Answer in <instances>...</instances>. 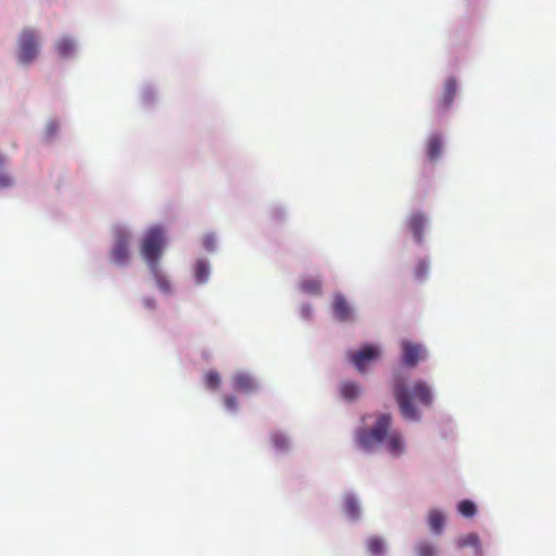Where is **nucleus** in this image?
Returning a JSON list of instances; mask_svg holds the SVG:
<instances>
[{
	"mask_svg": "<svg viewBox=\"0 0 556 556\" xmlns=\"http://www.w3.org/2000/svg\"><path fill=\"white\" fill-rule=\"evenodd\" d=\"M458 511L464 517L470 518L476 514L477 508H476V505L471 501L464 500L458 504Z\"/></svg>",
	"mask_w": 556,
	"mask_h": 556,
	"instance_id": "obj_23",
	"label": "nucleus"
},
{
	"mask_svg": "<svg viewBox=\"0 0 556 556\" xmlns=\"http://www.w3.org/2000/svg\"><path fill=\"white\" fill-rule=\"evenodd\" d=\"M129 236L125 230L117 229L114 233V242L110 253L111 261L119 266L127 264L129 258Z\"/></svg>",
	"mask_w": 556,
	"mask_h": 556,
	"instance_id": "obj_5",
	"label": "nucleus"
},
{
	"mask_svg": "<svg viewBox=\"0 0 556 556\" xmlns=\"http://www.w3.org/2000/svg\"><path fill=\"white\" fill-rule=\"evenodd\" d=\"M5 162V157L0 153V166Z\"/></svg>",
	"mask_w": 556,
	"mask_h": 556,
	"instance_id": "obj_32",
	"label": "nucleus"
},
{
	"mask_svg": "<svg viewBox=\"0 0 556 556\" xmlns=\"http://www.w3.org/2000/svg\"><path fill=\"white\" fill-rule=\"evenodd\" d=\"M153 276H154V279L156 281V285L159 286V288L162 290V291H169L170 289V285H169V281L167 280L166 277H164L161 271H160V268H159V264L156 265V268H153V267H150Z\"/></svg>",
	"mask_w": 556,
	"mask_h": 556,
	"instance_id": "obj_21",
	"label": "nucleus"
},
{
	"mask_svg": "<svg viewBox=\"0 0 556 556\" xmlns=\"http://www.w3.org/2000/svg\"><path fill=\"white\" fill-rule=\"evenodd\" d=\"M300 290L307 294L318 295L321 292V281L317 278H304L300 282Z\"/></svg>",
	"mask_w": 556,
	"mask_h": 556,
	"instance_id": "obj_14",
	"label": "nucleus"
},
{
	"mask_svg": "<svg viewBox=\"0 0 556 556\" xmlns=\"http://www.w3.org/2000/svg\"><path fill=\"white\" fill-rule=\"evenodd\" d=\"M340 392L345 400L353 401L359 395L361 389L357 383L348 381L341 384Z\"/></svg>",
	"mask_w": 556,
	"mask_h": 556,
	"instance_id": "obj_18",
	"label": "nucleus"
},
{
	"mask_svg": "<svg viewBox=\"0 0 556 556\" xmlns=\"http://www.w3.org/2000/svg\"><path fill=\"white\" fill-rule=\"evenodd\" d=\"M417 556H435V547L430 543L422 542L417 547Z\"/></svg>",
	"mask_w": 556,
	"mask_h": 556,
	"instance_id": "obj_26",
	"label": "nucleus"
},
{
	"mask_svg": "<svg viewBox=\"0 0 556 556\" xmlns=\"http://www.w3.org/2000/svg\"><path fill=\"white\" fill-rule=\"evenodd\" d=\"M392 417L390 414H381L371 429H359L356 432L357 444L371 451L384 443L387 451L393 456H400L404 452V441L396 431H390Z\"/></svg>",
	"mask_w": 556,
	"mask_h": 556,
	"instance_id": "obj_1",
	"label": "nucleus"
},
{
	"mask_svg": "<svg viewBox=\"0 0 556 556\" xmlns=\"http://www.w3.org/2000/svg\"><path fill=\"white\" fill-rule=\"evenodd\" d=\"M232 382L235 389L242 392H250L256 388V383L253 380V378L250 375L243 372L235 375L232 378Z\"/></svg>",
	"mask_w": 556,
	"mask_h": 556,
	"instance_id": "obj_12",
	"label": "nucleus"
},
{
	"mask_svg": "<svg viewBox=\"0 0 556 556\" xmlns=\"http://www.w3.org/2000/svg\"><path fill=\"white\" fill-rule=\"evenodd\" d=\"M205 386L211 390H217L220 386L219 374L215 370H210L204 375Z\"/></svg>",
	"mask_w": 556,
	"mask_h": 556,
	"instance_id": "obj_22",
	"label": "nucleus"
},
{
	"mask_svg": "<svg viewBox=\"0 0 556 556\" xmlns=\"http://www.w3.org/2000/svg\"><path fill=\"white\" fill-rule=\"evenodd\" d=\"M442 139L439 135L433 134L429 137L426 144V153L431 162H434L439 159L442 152Z\"/></svg>",
	"mask_w": 556,
	"mask_h": 556,
	"instance_id": "obj_11",
	"label": "nucleus"
},
{
	"mask_svg": "<svg viewBox=\"0 0 556 556\" xmlns=\"http://www.w3.org/2000/svg\"><path fill=\"white\" fill-rule=\"evenodd\" d=\"M456 544L459 548H464L466 546H472L476 549V555L482 556L479 538L476 533H468L466 535L459 536L456 541Z\"/></svg>",
	"mask_w": 556,
	"mask_h": 556,
	"instance_id": "obj_13",
	"label": "nucleus"
},
{
	"mask_svg": "<svg viewBox=\"0 0 556 556\" xmlns=\"http://www.w3.org/2000/svg\"><path fill=\"white\" fill-rule=\"evenodd\" d=\"M210 275V268L205 261L200 260L195 264V280L198 283H204Z\"/></svg>",
	"mask_w": 556,
	"mask_h": 556,
	"instance_id": "obj_20",
	"label": "nucleus"
},
{
	"mask_svg": "<svg viewBox=\"0 0 556 556\" xmlns=\"http://www.w3.org/2000/svg\"><path fill=\"white\" fill-rule=\"evenodd\" d=\"M379 356L380 351L378 348L374 345H365L361 350L352 352L350 354V359L358 371L364 372L367 364L379 358Z\"/></svg>",
	"mask_w": 556,
	"mask_h": 556,
	"instance_id": "obj_6",
	"label": "nucleus"
},
{
	"mask_svg": "<svg viewBox=\"0 0 556 556\" xmlns=\"http://www.w3.org/2000/svg\"><path fill=\"white\" fill-rule=\"evenodd\" d=\"M5 162L0 166V189L13 186L14 179L4 166Z\"/></svg>",
	"mask_w": 556,
	"mask_h": 556,
	"instance_id": "obj_24",
	"label": "nucleus"
},
{
	"mask_svg": "<svg viewBox=\"0 0 556 556\" xmlns=\"http://www.w3.org/2000/svg\"><path fill=\"white\" fill-rule=\"evenodd\" d=\"M39 54V39L36 30L25 28L22 30L17 42V60L27 65L34 62Z\"/></svg>",
	"mask_w": 556,
	"mask_h": 556,
	"instance_id": "obj_4",
	"label": "nucleus"
},
{
	"mask_svg": "<svg viewBox=\"0 0 556 556\" xmlns=\"http://www.w3.org/2000/svg\"><path fill=\"white\" fill-rule=\"evenodd\" d=\"M224 404L227 409L236 410L237 409V399L233 395H227L224 397Z\"/></svg>",
	"mask_w": 556,
	"mask_h": 556,
	"instance_id": "obj_27",
	"label": "nucleus"
},
{
	"mask_svg": "<svg viewBox=\"0 0 556 556\" xmlns=\"http://www.w3.org/2000/svg\"><path fill=\"white\" fill-rule=\"evenodd\" d=\"M164 244L165 236L161 228L154 227L148 230L142 240L141 253L149 267L156 268Z\"/></svg>",
	"mask_w": 556,
	"mask_h": 556,
	"instance_id": "obj_3",
	"label": "nucleus"
},
{
	"mask_svg": "<svg viewBox=\"0 0 556 556\" xmlns=\"http://www.w3.org/2000/svg\"><path fill=\"white\" fill-rule=\"evenodd\" d=\"M428 270V265L425 261L419 262L416 267L415 275L417 278H422Z\"/></svg>",
	"mask_w": 556,
	"mask_h": 556,
	"instance_id": "obj_28",
	"label": "nucleus"
},
{
	"mask_svg": "<svg viewBox=\"0 0 556 556\" xmlns=\"http://www.w3.org/2000/svg\"><path fill=\"white\" fill-rule=\"evenodd\" d=\"M367 549L374 556H382L384 552V543L378 536H370L367 540Z\"/></svg>",
	"mask_w": 556,
	"mask_h": 556,
	"instance_id": "obj_19",
	"label": "nucleus"
},
{
	"mask_svg": "<svg viewBox=\"0 0 556 556\" xmlns=\"http://www.w3.org/2000/svg\"><path fill=\"white\" fill-rule=\"evenodd\" d=\"M344 514L351 519H358L361 515V509L357 501L352 495H346L344 497Z\"/></svg>",
	"mask_w": 556,
	"mask_h": 556,
	"instance_id": "obj_17",
	"label": "nucleus"
},
{
	"mask_svg": "<svg viewBox=\"0 0 556 556\" xmlns=\"http://www.w3.org/2000/svg\"><path fill=\"white\" fill-rule=\"evenodd\" d=\"M393 393L399 405L402 417L406 420L418 421L420 416L412 403V397L416 399L421 405L430 406L432 404V392L430 387L424 381H416L409 393L402 378L396 377L393 382Z\"/></svg>",
	"mask_w": 556,
	"mask_h": 556,
	"instance_id": "obj_2",
	"label": "nucleus"
},
{
	"mask_svg": "<svg viewBox=\"0 0 556 556\" xmlns=\"http://www.w3.org/2000/svg\"><path fill=\"white\" fill-rule=\"evenodd\" d=\"M75 49L74 41L67 37H63L55 43V50L61 58H68Z\"/></svg>",
	"mask_w": 556,
	"mask_h": 556,
	"instance_id": "obj_16",
	"label": "nucleus"
},
{
	"mask_svg": "<svg viewBox=\"0 0 556 556\" xmlns=\"http://www.w3.org/2000/svg\"><path fill=\"white\" fill-rule=\"evenodd\" d=\"M402 351L403 362L409 367H415L426 355L422 345L406 340L402 342Z\"/></svg>",
	"mask_w": 556,
	"mask_h": 556,
	"instance_id": "obj_7",
	"label": "nucleus"
},
{
	"mask_svg": "<svg viewBox=\"0 0 556 556\" xmlns=\"http://www.w3.org/2000/svg\"><path fill=\"white\" fill-rule=\"evenodd\" d=\"M427 219L422 213H413L406 220L408 230L412 232L416 242L421 243L424 240V230Z\"/></svg>",
	"mask_w": 556,
	"mask_h": 556,
	"instance_id": "obj_9",
	"label": "nucleus"
},
{
	"mask_svg": "<svg viewBox=\"0 0 556 556\" xmlns=\"http://www.w3.org/2000/svg\"><path fill=\"white\" fill-rule=\"evenodd\" d=\"M146 304L148 307L153 308L154 307V301L153 300H147Z\"/></svg>",
	"mask_w": 556,
	"mask_h": 556,
	"instance_id": "obj_31",
	"label": "nucleus"
},
{
	"mask_svg": "<svg viewBox=\"0 0 556 556\" xmlns=\"http://www.w3.org/2000/svg\"><path fill=\"white\" fill-rule=\"evenodd\" d=\"M332 308L336 317L340 321H350L353 319V311L342 294L333 296Z\"/></svg>",
	"mask_w": 556,
	"mask_h": 556,
	"instance_id": "obj_10",
	"label": "nucleus"
},
{
	"mask_svg": "<svg viewBox=\"0 0 556 556\" xmlns=\"http://www.w3.org/2000/svg\"><path fill=\"white\" fill-rule=\"evenodd\" d=\"M56 128H58L56 125L50 124L48 127L49 135L50 136L54 135V132L56 131Z\"/></svg>",
	"mask_w": 556,
	"mask_h": 556,
	"instance_id": "obj_30",
	"label": "nucleus"
},
{
	"mask_svg": "<svg viewBox=\"0 0 556 556\" xmlns=\"http://www.w3.org/2000/svg\"><path fill=\"white\" fill-rule=\"evenodd\" d=\"M271 443L278 451H286L288 448V440L285 435L275 433L271 435Z\"/></svg>",
	"mask_w": 556,
	"mask_h": 556,
	"instance_id": "obj_25",
	"label": "nucleus"
},
{
	"mask_svg": "<svg viewBox=\"0 0 556 556\" xmlns=\"http://www.w3.org/2000/svg\"><path fill=\"white\" fill-rule=\"evenodd\" d=\"M428 523L434 534H440L444 526V516L441 511L432 509L428 514Z\"/></svg>",
	"mask_w": 556,
	"mask_h": 556,
	"instance_id": "obj_15",
	"label": "nucleus"
},
{
	"mask_svg": "<svg viewBox=\"0 0 556 556\" xmlns=\"http://www.w3.org/2000/svg\"><path fill=\"white\" fill-rule=\"evenodd\" d=\"M457 92V83L455 77H448L443 87V91L437 100L439 111H446L451 108Z\"/></svg>",
	"mask_w": 556,
	"mask_h": 556,
	"instance_id": "obj_8",
	"label": "nucleus"
},
{
	"mask_svg": "<svg viewBox=\"0 0 556 556\" xmlns=\"http://www.w3.org/2000/svg\"><path fill=\"white\" fill-rule=\"evenodd\" d=\"M204 248L208 251L214 249V238L212 236H207L203 240Z\"/></svg>",
	"mask_w": 556,
	"mask_h": 556,
	"instance_id": "obj_29",
	"label": "nucleus"
}]
</instances>
